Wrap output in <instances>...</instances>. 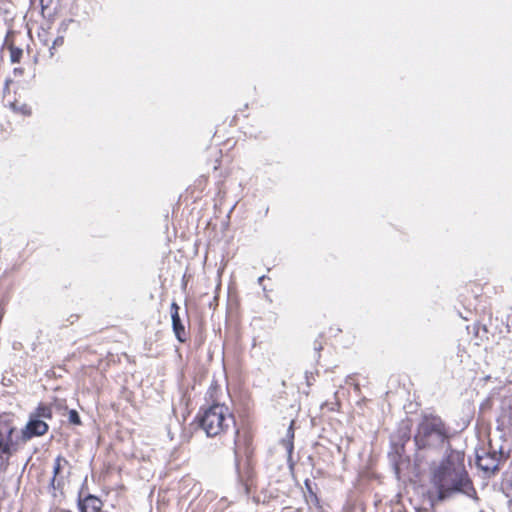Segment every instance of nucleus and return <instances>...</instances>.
I'll use <instances>...</instances> for the list:
<instances>
[{"mask_svg":"<svg viewBox=\"0 0 512 512\" xmlns=\"http://www.w3.org/2000/svg\"><path fill=\"white\" fill-rule=\"evenodd\" d=\"M431 482L440 500L456 492L476 499V491L465 469L464 454L459 451H451L446 458L431 467Z\"/></svg>","mask_w":512,"mask_h":512,"instance_id":"nucleus-1","label":"nucleus"},{"mask_svg":"<svg viewBox=\"0 0 512 512\" xmlns=\"http://www.w3.org/2000/svg\"><path fill=\"white\" fill-rule=\"evenodd\" d=\"M199 422L207 436L214 437L234 423V419L227 406L214 404L203 410Z\"/></svg>","mask_w":512,"mask_h":512,"instance_id":"nucleus-2","label":"nucleus"},{"mask_svg":"<svg viewBox=\"0 0 512 512\" xmlns=\"http://www.w3.org/2000/svg\"><path fill=\"white\" fill-rule=\"evenodd\" d=\"M447 431L442 420L438 417L425 418L418 426L414 437L419 449L437 447L445 442Z\"/></svg>","mask_w":512,"mask_h":512,"instance_id":"nucleus-3","label":"nucleus"},{"mask_svg":"<svg viewBox=\"0 0 512 512\" xmlns=\"http://www.w3.org/2000/svg\"><path fill=\"white\" fill-rule=\"evenodd\" d=\"M16 426L7 420H0V473L8 469L10 458L19 450V440L14 439Z\"/></svg>","mask_w":512,"mask_h":512,"instance_id":"nucleus-4","label":"nucleus"},{"mask_svg":"<svg viewBox=\"0 0 512 512\" xmlns=\"http://www.w3.org/2000/svg\"><path fill=\"white\" fill-rule=\"evenodd\" d=\"M48 431L47 423L42 420L30 415L29 421L25 425V427L21 430L20 436L17 438L20 442H27L33 437H38L44 435Z\"/></svg>","mask_w":512,"mask_h":512,"instance_id":"nucleus-5","label":"nucleus"},{"mask_svg":"<svg viewBox=\"0 0 512 512\" xmlns=\"http://www.w3.org/2000/svg\"><path fill=\"white\" fill-rule=\"evenodd\" d=\"M21 36L20 32L9 30L6 34L4 46L9 51L11 63H20L23 58V48L18 45V38Z\"/></svg>","mask_w":512,"mask_h":512,"instance_id":"nucleus-6","label":"nucleus"},{"mask_svg":"<svg viewBox=\"0 0 512 512\" xmlns=\"http://www.w3.org/2000/svg\"><path fill=\"white\" fill-rule=\"evenodd\" d=\"M498 428L505 434L512 436V404L510 401H503L501 411L497 419Z\"/></svg>","mask_w":512,"mask_h":512,"instance_id":"nucleus-7","label":"nucleus"},{"mask_svg":"<svg viewBox=\"0 0 512 512\" xmlns=\"http://www.w3.org/2000/svg\"><path fill=\"white\" fill-rule=\"evenodd\" d=\"M178 311H179V306L175 302H173L171 304V318H172L173 331L175 333L176 338L180 342H185L186 331H185L184 325L182 324V321L180 319Z\"/></svg>","mask_w":512,"mask_h":512,"instance_id":"nucleus-8","label":"nucleus"},{"mask_svg":"<svg viewBox=\"0 0 512 512\" xmlns=\"http://www.w3.org/2000/svg\"><path fill=\"white\" fill-rule=\"evenodd\" d=\"M499 458L496 457V452L493 451L491 455L477 456V465L480 469L486 472H494L498 469Z\"/></svg>","mask_w":512,"mask_h":512,"instance_id":"nucleus-9","label":"nucleus"},{"mask_svg":"<svg viewBox=\"0 0 512 512\" xmlns=\"http://www.w3.org/2000/svg\"><path fill=\"white\" fill-rule=\"evenodd\" d=\"M81 512H99L101 509V501L92 495L87 496L79 502Z\"/></svg>","mask_w":512,"mask_h":512,"instance_id":"nucleus-10","label":"nucleus"},{"mask_svg":"<svg viewBox=\"0 0 512 512\" xmlns=\"http://www.w3.org/2000/svg\"><path fill=\"white\" fill-rule=\"evenodd\" d=\"M10 109L23 117H30L32 115V108L30 105L26 103H20L18 101H13L9 104Z\"/></svg>","mask_w":512,"mask_h":512,"instance_id":"nucleus-11","label":"nucleus"},{"mask_svg":"<svg viewBox=\"0 0 512 512\" xmlns=\"http://www.w3.org/2000/svg\"><path fill=\"white\" fill-rule=\"evenodd\" d=\"M294 421L290 423L288 427L286 437L282 440V445L286 449L287 453L290 455L293 451V440H294V430H293Z\"/></svg>","mask_w":512,"mask_h":512,"instance_id":"nucleus-12","label":"nucleus"},{"mask_svg":"<svg viewBox=\"0 0 512 512\" xmlns=\"http://www.w3.org/2000/svg\"><path fill=\"white\" fill-rule=\"evenodd\" d=\"M68 462L65 458L61 457V456H58L56 459H55V463H54V467H53V479H52V484L54 485V483L57 481V476L60 474L62 468L67 465Z\"/></svg>","mask_w":512,"mask_h":512,"instance_id":"nucleus-13","label":"nucleus"},{"mask_svg":"<svg viewBox=\"0 0 512 512\" xmlns=\"http://www.w3.org/2000/svg\"><path fill=\"white\" fill-rule=\"evenodd\" d=\"M34 417H37L38 419H50L52 417V411L51 408L48 406L40 405L37 407L36 411L32 413Z\"/></svg>","mask_w":512,"mask_h":512,"instance_id":"nucleus-14","label":"nucleus"},{"mask_svg":"<svg viewBox=\"0 0 512 512\" xmlns=\"http://www.w3.org/2000/svg\"><path fill=\"white\" fill-rule=\"evenodd\" d=\"M68 420L71 424H74V425H79L81 423L80 416L76 410L69 411Z\"/></svg>","mask_w":512,"mask_h":512,"instance_id":"nucleus-15","label":"nucleus"},{"mask_svg":"<svg viewBox=\"0 0 512 512\" xmlns=\"http://www.w3.org/2000/svg\"><path fill=\"white\" fill-rule=\"evenodd\" d=\"M63 44H64V37L63 36L56 37L50 47L51 55H53V50H55L57 47L62 46Z\"/></svg>","mask_w":512,"mask_h":512,"instance_id":"nucleus-16","label":"nucleus"},{"mask_svg":"<svg viewBox=\"0 0 512 512\" xmlns=\"http://www.w3.org/2000/svg\"><path fill=\"white\" fill-rule=\"evenodd\" d=\"M13 74H14L15 77L22 76L24 74V68H22V67L14 68L13 69Z\"/></svg>","mask_w":512,"mask_h":512,"instance_id":"nucleus-17","label":"nucleus"},{"mask_svg":"<svg viewBox=\"0 0 512 512\" xmlns=\"http://www.w3.org/2000/svg\"><path fill=\"white\" fill-rule=\"evenodd\" d=\"M12 83V80L11 79H6L5 80V83H4V88H3V93L4 95L6 93H9V89H10V84Z\"/></svg>","mask_w":512,"mask_h":512,"instance_id":"nucleus-18","label":"nucleus"},{"mask_svg":"<svg viewBox=\"0 0 512 512\" xmlns=\"http://www.w3.org/2000/svg\"><path fill=\"white\" fill-rule=\"evenodd\" d=\"M46 2V0H41V3H42V6L44 7V3ZM49 4H55L56 6H58L60 4V0H47V4L46 5H49Z\"/></svg>","mask_w":512,"mask_h":512,"instance_id":"nucleus-19","label":"nucleus"},{"mask_svg":"<svg viewBox=\"0 0 512 512\" xmlns=\"http://www.w3.org/2000/svg\"><path fill=\"white\" fill-rule=\"evenodd\" d=\"M239 443L237 440H235V448H234V451H235V455L238 456V453H239Z\"/></svg>","mask_w":512,"mask_h":512,"instance_id":"nucleus-20","label":"nucleus"},{"mask_svg":"<svg viewBox=\"0 0 512 512\" xmlns=\"http://www.w3.org/2000/svg\"><path fill=\"white\" fill-rule=\"evenodd\" d=\"M263 280H264V276L259 277V278H258V282H259V284H261Z\"/></svg>","mask_w":512,"mask_h":512,"instance_id":"nucleus-21","label":"nucleus"}]
</instances>
